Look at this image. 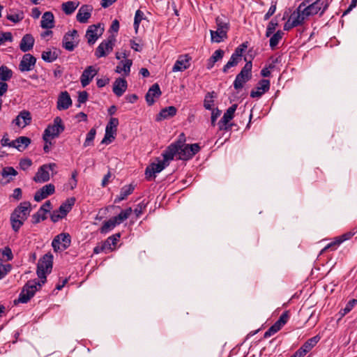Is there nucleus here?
<instances>
[{
    "instance_id": "49",
    "label": "nucleus",
    "mask_w": 357,
    "mask_h": 357,
    "mask_svg": "<svg viewBox=\"0 0 357 357\" xmlns=\"http://www.w3.org/2000/svg\"><path fill=\"white\" fill-rule=\"evenodd\" d=\"M356 304L357 299L353 298L349 301V302L346 304V306L340 311L342 317L349 313Z\"/></svg>"
},
{
    "instance_id": "35",
    "label": "nucleus",
    "mask_w": 357,
    "mask_h": 357,
    "mask_svg": "<svg viewBox=\"0 0 357 357\" xmlns=\"http://www.w3.org/2000/svg\"><path fill=\"white\" fill-rule=\"evenodd\" d=\"M79 6V2H75L73 1H68L66 2H64L61 5V8L63 11L66 15H71L74 13V11L76 10V8Z\"/></svg>"
},
{
    "instance_id": "27",
    "label": "nucleus",
    "mask_w": 357,
    "mask_h": 357,
    "mask_svg": "<svg viewBox=\"0 0 357 357\" xmlns=\"http://www.w3.org/2000/svg\"><path fill=\"white\" fill-rule=\"evenodd\" d=\"M35 40L31 34H25L20 42V48L23 52H26L33 49Z\"/></svg>"
},
{
    "instance_id": "59",
    "label": "nucleus",
    "mask_w": 357,
    "mask_h": 357,
    "mask_svg": "<svg viewBox=\"0 0 357 357\" xmlns=\"http://www.w3.org/2000/svg\"><path fill=\"white\" fill-rule=\"evenodd\" d=\"M338 242H339L338 240L336 238L335 241L328 243L326 246H325L321 250L320 254H323L324 252H325L326 251H327L329 249L335 250L337 248V247L340 244Z\"/></svg>"
},
{
    "instance_id": "29",
    "label": "nucleus",
    "mask_w": 357,
    "mask_h": 357,
    "mask_svg": "<svg viewBox=\"0 0 357 357\" xmlns=\"http://www.w3.org/2000/svg\"><path fill=\"white\" fill-rule=\"evenodd\" d=\"M40 26L43 29H50L54 26V16L50 11L45 12L40 21Z\"/></svg>"
},
{
    "instance_id": "20",
    "label": "nucleus",
    "mask_w": 357,
    "mask_h": 357,
    "mask_svg": "<svg viewBox=\"0 0 357 357\" xmlns=\"http://www.w3.org/2000/svg\"><path fill=\"white\" fill-rule=\"evenodd\" d=\"M270 89V81L268 79H261L255 89H252L250 92V97L260 98L264 93L267 92Z\"/></svg>"
},
{
    "instance_id": "7",
    "label": "nucleus",
    "mask_w": 357,
    "mask_h": 357,
    "mask_svg": "<svg viewBox=\"0 0 357 357\" xmlns=\"http://www.w3.org/2000/svg\"><path fill=\"white\" fill-rule=\"evenodd\" d=\"M119 119L112 117L106 126L105 136L101 141V144H109L114 139L116 135L117 126H119Z\"/></svg>"
},
{
    "instance_id": "30",
    "label": "nucleus",
    "mask_w": 357,
    "mask_h": 357,
    "mask_svg": "<svg viewBox=\"0 0 357 357\" xmlns=\"http://www.w3.org/2000/svg\"><path fill=\"white\" fill-rule=\"evenodd\" d=\"M50 173L47 169V167L40 166L36 175L33 177V181L36 183H45L50 180Z\"/></svg>"
},
{
    "instance_id": "53",
    "label": "nucleus",
    "mask_w": 357,
    "mask_h": 357,
    "mask_svg": "<svg viewBox=\"0 0 357 357\" xmlns=\"http://www.w3.org/2000/svg\"><path fill=\"white\" fill-rule=\"evenodd\" d=\"M185 135L184 133L182 132L178 135L177 140L171 144L176 145V146L177 147V149L179 150V149H181V147H183L185 145Z\"/></svg>"
},
{
    "instance_id": "63",
    "label": "nucleus",
    "mask_w": 357,
    "mask_h": 357,
    "mask_svg": "<svg viewBox=\"0 0 357 357\" xmlns=\"http://www.w3.org/2000/svg\"><path fill=\"white\" fill-rule=\"evenodd\" d=\"M77 176V172L76 171H74L72 173L71 179L69 181V183H68V185H70V188L71 190H73L77 186V181L76 178Z\"/></svg>"
},
{
    "instance_id": "34",
    "label": "nucleus",
    "mask_w": 357,
    "mask_h": 357,
    "mask_svg": "<svg viewBox=\"0 0 357 357\" xmlns=\"http://www.w3.org/2000/svg\"><path fill=\"white\" fill-rule=\"evenodd\" d=\"M15 144L14 148L20 151H24L31 143L30 138L27 137H19L15 140Z\"/></svg>"
},
{
    "instance_id": "24",
    "label": "nucleus",
    "mask_w": 357,
    "mask_h": 357,
    "mask_svg": "<svg viewBox=\"0 0 357 357\" xmlns=\"http://www.w3.org/2000/svg\"><path fill=\"white\" fill-rule=\"evenodd\" d=\"M17 174V172L13 167L3 168L0 175V183L6 185L10 183L13 180L11 176H15Z\"/></svg>"
},
{
    "instance_id": "54",
    "label": "nucleus",
    "mask_w": 357,
    "mask_h": 357,
    "mask_svg": "<svg viewBox=\"0 0 357 357\" xmlns=\"http://www.w3.org/2000/svg\"><path fill=\"white\" fill-rule=\"evenodd\" d=\"M12 266L10 264H1L0 265V280L3 279L11 270Z\"/></svg>"
},
{
    "instance_id": "45",
    "label": "nucleus",
    "mask_w": 357,
    "mask_h": 357,
    "mask_svg": "<svg viewBox=\"0 0 357 357\" xmlns=\"http://www.w3.org/2000/svg\"><path fill=\"white\" fill-rule=\"evenodd\" d=\"M237 105L234 104L232 105L231 107H229L226 112H225L222 119H223V121L225 122H229L234 116V113L236 110Z\"/></svg>"
},
{
    "instance_id": "50",
    "label": "nucleus",
    "mask_w": 357,
    "mask_h": 357,
    "mask_svg": "<svg viewBox=\"0 0 357 357\" xmlns=\"http://www.w3.org/2000/svg\"><path fill=\"white\" fill-rule=\"evenodd\" d=\"M6 18L14 23H17L23 20L24 13L21 11L13 14H8Z\"/></svg>"
},
{
    "instance_id": "46",
    "label": "nucleus",
    "mask_w": 357,
    "mask_h": 357,
    "mask_svg": "<svg viewBox=\"0 0 357 357\" xmlns=\"http://www.w3.org/2000/svg\"><path fill=\"white\" fill-rule=\"evenodd\" d=\"M96 135V130L93 128H91L86 135V139L84 142V147L90 146L93 144V140L95 139Z\"/></svg>"
},
{
    "instance_id": "39",
    "label": "nucleus",
    "mask_w": 357,
    "mask_h": 357,
    "mask_svg": "<svg viewBox=\"0 0 357 357\" xmlns=\"http://www.w3.org/2000/svg\"><path fill=\"white\" fill-rule=\"evenodd\" d=\"M59 56V54L56 51H44L42 53L41 57L43 60L46 62L52 63L56 60Z\"/></svg>"
},
{
    "instance_id": "19",
    "label": "nucleus",
    "mask_w": 357,
    "mask_h": 357,
    "mask_svg": "<svg viewBox=\"0 0 357 357\" xmlns=\"http://www.w3.org/2000/svg\"><path fill=\"white\" fill-rule=\"evenodd\" d=\"M98 70L93 66H89L85 68L80 77V82L82 87H86L90 84L93 77L96 75Z\"/></svg>"
},
{
    "instance_id": "12",
    "label": "nucleus",
    "mask_w": 357,
    "mask_h": 357,
    "mask_svg": "<svg viewBox=\"0 0 357 357\" xmlns=\"http://www.w3.org/2000/svg\"><path fill=\"white\" fill-rule=\"evenodd\" d=\"M328 6V3L322 0H315L314 2L307 5V6H304L303 8L304 9V15L308 17L310 15H316L319 13V10H321V8L323 7V10L321 13V15H322L327 9Z\"/></svg>"
},
{
    "instance_id": "6",
    "label": "nucleus",
    "mask_w": 357,
    "mask_h": 357,
    "mask_svg": "<svg viewBox=\"0 0 357 357\" xmlns=\"http://www.w3.org/2000/svg\"><path fill=\"white\" fill-rule=\"evenodd\" d=\"M35 284L34 281H27L22 287L18 298L14 301V304L27 303L36 294V287L32 286Z\"/></svg>"
},
{
    "instance_id": "55",
    "label": "nucleus",
    "mask_w": 357,
    "mask_h": 357,
    "mask_svg": "<svg viewBox=\"0 0 357 357\" xmlns=\"http://www.w3.org/2000/svg\"><path fill=\"white\" fill-rule=\"evenodd\" d=\"M225 52L222 50H215L212 56L210 57L215 63L221 60L223 58Z\"/></svg>"
},
{
    "instance_id": "10",
    "label": "nucleus",
    "mask_w": 357,
    "mask_h": 357,
    "mask_svg": "<svg viewBox=\"0 0 357 357\" xmlns=\"http://www.w3.org/2000/svg\"><path fill=\"white\" fill-rule=\"evenodd\" d=\"M199 150L200 146L198 144H186L177 152L178 159L182 160H189L197 153Z\"/></svg>"
},
{
    "instance_id": "44",
    "label": "nucleus",
    "mask_w": 357,
    "mask_h": 357,
    "mask_svg": "<svg viewBox=\"0 0 357 357\" xmlns=\"http://www.w3.org/2000/svg\"><path fill=\"white\" fill-rule=\"evenodd\" d=\"M284 33L282 31L279 30L271 36V38H270L269 45L272 50H273L278 45Z\"/></svg>"
},
{
    "instance_id": "51",
    "label": "nucleus",
    "mask_w": 357,
    "mask_h": 357,
    "mask_svg": "<svg viewBox=\"0 0 357 357\" xmlns=\"http://www.w3.org/2000/svg\"><path fill=\"white\" fill-rule=\"evenodd\" d=\"M278 25V23L275 19L271 20L267 26L266 31V37L271 36L275 31Z\"/></svg>"
},
{
    "instance_id": "16",
    "label": "nucleus",
    "mask_w": 357,
    "mask_h": 357,
    "mask_svg": "<svg viewBox=\"0 0 357 357\" xmlns=\"http://www.w3.org/2000/svg\"><path fill=\"white\" fill-rule=\"evenodd\" d=\"M304 6H305V3H301L296 10L290 15L289 17L293 22V25H296V26L302 25L305 18L308 17L304 15V9L303 8Z\"/></svg>"
},
{
    "instance_id": "4",
    "label": "nucleus",
    "mask_w": 357,
    "mask_h": 357,
    "mask_svg": "<svg viewBox=\"0 0 357 357\" xmlns=\"http://www.w3.org/2000/svg\"><path fill=\"white\" fill-rule=\"evenodd\" d=\"M252 68V61H247L234 81L233 86L236 90L241 89L243 87L244 84L251 79Z\"/></svg>"
},
{
    "instance_id": "57",
    "label": "nucleus",
    "mask_w": 357,
    "mask_h": 357,
    "mask_svg": "<svg viewBox=\"0 0 357 357\" xmlns=\"http://www.w3.org/2000/svg\"><path fill=\"white\" fill-rule=\"evenodd\" d=\"M20 167L22 170H26L32 165V161L29 158H24L20 161Z\"/></svg>"
},
{
    "instance_id": "56",
    "label": "nucleus",
    "mask_w": 357,
    "mask_h": 357,
    "mask_svg": "<svg viewBox=\"0 0 357 357\" xmlns=\"http://www.w3.org/2000/svg\"><path fill=\"white\" fill-rule=\"evenodd\" d=\"M212 98H213V96L209 93L206 96L204 101V106L205 109H208V110L213 109L212 105H213V100H212Z\"/></svg>"
},
{
    "instance_id": "18",
    "label": "nucleus",
    "mask_w": 357,
    "mask_h": 357,
    "mask_svg": "<svg viewBox=\"0 0 357 357\" xmlns=\"http://www.w3.org/2000/svg\"><path fill=\"white\" fill-rule=\"evenodd\" d=\"M192 58L188 54L180 55L176 61L173 68V72L183 71L188 69L190 66Z\"/></svg>"
},
{
    "instance_id": "28",
    "label": "nucleus",
    "mask_w": 357,
    "mask_h": 357,
    "mask_svg": "<svg viewBox=\"0 0 357 357\" xmlns=\"http://www.w3.org/2000/svg\"><path fill=\"white\" fill-rule=\"evenodd\" d=\"M177 109L174 106H169L162 109L160 113L156 116L155 120L160 121L167 119L176 115Z\"/></svg>"
},
{
    "instance_id": "15",
    "label": "nucleus",
    "mask_w": 357,
    "mask_h": 357,
    "mask_svg": "<svg viewBox=\"0 0 357 357\" xmlns=\"http://www.w3.org/2000/svg\"><path fill=\"white\" fill-rule=\"evenodd\" d=\"M36 63V59L31 54H25L19 64V70L21 72H29L32 70Z\"/></svg>"
},
{
    "instance_id": "33",
    "label": "nucleus",
    "mask_w": 357,
    "mask_h": 357,
    "mask_svg": "<svg viewBox=\"0 0 357 357\" xmlns=\"http://www.w3.org/2000/svg\"><path fill=\"white\" fill-rule=\"evenodd\" d=\"M135 188L132 184L124 185L120 191V194L119 196H117L115 199V203H119L122 200H124L126 199V197L132 193Z\"/></svg>"
},
{
    "instance_id": "17",
    "label": "nucleus",
    "mask_w": 357,
    "mask_h": 357,
    "mask_svg": "<svg viewBox=\"0 0 357 357\" xmlns=\"http://www.w3.org/2000/svg\"><path fill=\"white\" fill-rule=\"evenodd\" d=\"M55 192V187L53 184L49 183L43 186L40 189L37 190L34 195V200L36 202H40L47 198L48 196L54 194Z\"/></svg>"
},
{
    "instance_id": "43",
    "label": "nucleus",
    "mask_w": 357,
    "mask_h": 357,
    "mask_svg": "<svg viewBox=\"0 0 357 357\" xmlns=\"http://www.w3.org/2000/svg\"><path fill=\"white\" fill-rule=\"evenodd\" d=\"M320 337L319 335H315L310 339H308L303 344V347L309 352L311 349L318 343L320 340Z\"/></svg>"
},
{
    "instance_id": "48",
    "label": "nucleus",
    "mask_w": 357,
    "mask_h": 357,
    "mask_svg": "<svg viewBox=\"0 0 357 357\" xmlns=\"http://www.w3.org/2000/svg\"><path fill=\"white\" fill-rule=\"evenodd\" d=\"M121 64V68L125 76H128L130 73V68L132 65V61L131 59H126L120 62Z\"/></svg>"
},
{
    "instance_id": "8",
    "label": "nucleus",
    "mask_w": 357,
    "mask_h": 357,
    "mask_svg": "<svg viewBox=\"0 0 357 357\" xmlns=\"http://www.w3.org/2000/svg\"><path fill=\"white\" fill-rule=\"evenodd\" d=\"M71 243V237L68 233H61L54 237L52 241V246L54 252L66 250Z\"/></svg>"
},
{
    "instance_id": "14",
    "label": "nucleus",
    "mask_w": 357,
    "mask_h": 357,
    "mask_svg": "<svg viewBox=\"0 0 357 357\" xmlns=\"http://www.w3.org/2000/svg\"><path fill=\"white\" fill-rule=\"evenodd\" d=\"M77 36L78 32L75 29L66 33L62 40L63 47L68 51H73L78 45V43L75 41V38Z\"/></svg>"
},
{
    "instance_id": "2",
    "label": "nucleus",
    "mask_w": 357,
    "mask_h": 357,
    "mask_svg": "<svg viewBox=\"0 0 357 357\" xmlns=\"http://www.w3.org/2000/svg\"><path fill=\"white\" fill-rule=\"evenodd\" d=\"M217 30L210 31L211 40L219 43L227 38V31L229 29V23L225 21L222 17H217L215 19Z\"/></svg>"
},
{
    "instance_id": "40",
    "label": "nucleus",
    "mask_w": 357,
    "mask_h": 357,
    "mask_svg": "<svg viewBox=\"0 0 357 357\" xmlns=\"http://www.w3.org/2000/svg\"><path fill=\"white\" fill-rule=\"evenodd\" d=\"M47 219V211L43 208H39V210L32 215V223L36 225L39 223L41 220Z\"/></svg>"
},
{
    "instance_id": "38",
    "label": "nucleus",
    "mask_w": 357,
    "mask_h": 357,
    "mask_svg": "<svg viewBox=\"0 0 357 357\" xmlns=\"http://www.w3.org/2000/svg\"><path fill=\"white\" fill-rule=\"evenodd\" d=\"M116 225L117 224L114 220L113 218H112L102 223V227L100 228V232L101 234H107L112 230Z\"/></svg>"
},
{
    "instance_id": "37",
    "label": "nucleus",
    "mask_w": 357,
    "mask_h": 357,
    "mask_svg": "<svg viewBox=\"0 0 357 357\" xmlns=\"http://www.w3.org/2000/svg\"><path fill=\"white\" fill-rule=\"evenodd\" d=\"M132 211V208L130 207L124 211H122L118 215L112 218L118 225L123 222L124 220H127L130 215Z\"/></svg>"
},
{
    "instance_id": "32",
    "label": "nucleus",
    "mask_w": 357,
    "mask_h": 357,
    "mask_svg": "<svg viewBox=\"0 0 357 357\" xmlns=\"http://www.w3.org/2000/svg\"><path fill=\"white\" fill-rule=\"evenodd\" d=\"M75 197H70L68 198L63 203L61 204V206L59 208V211L60 213H61L63 216H66L67 214L71 211L73 206H74L75 203Z\"/></svg>"
},
{
    "instance_id": "5",
    "label": "nucleus",
    "mask_w": 357,
    "mask_h": 357,
    "mask_svg": "<svg viewBox=\"0 0 357 357\" xmlns=\"http://www.w3.org/2000/svg\"><path fill=\"white\" fill-rule=\"evenodd\" d=\"M65 129V126L63 124L62 119L56 116L54 119L52 125H49L45 130L43 139L47 143L49 141V138H54L58 137Z\"/></svg>"
},
{
    "instance_id": "23",
    "label": "nucleus",
    "mask_w": 357,
    "mask_h": 357,
    "mask_svg": "<svg viewBox=\"0 0 357 357\" xmlns=\"http://www.w3.org/2000/svg\"><path fill=\"white\" fill-rule=\"evenodd\" d=\"M72 105V100L67 91H63L60 93L57 100V109L65 110L68 109Z\"/></svg>"
},
{
    "instance_id": "1",
    "label": "nucleus",
    "mask_w": 357,
    "mask_h": 357,
    "mask_svg": "<svg viewBox=\"0 0 357 357\" xmlns=\"http://www.w3.org/2000/svg\"><path fill=\"white\" fill-rule=\"evenodd\" d=\"M31 206L29 202H22L10 214L11 227L15 232L20 230L24 221L28 218L31 211Z\"/></svg>"
},
{
    "instance_id": "42",
    "label": "nucleus",
    "mask_w": 357,
    "mask_h": 357,
    "mask_svg": "<svg viewBox=\"0 0 357 357\" xmlns=\"http://www.w3.org/2000/svg\"><path fill=\"white\" fill-rule=\"evenodd\" d=\"M289 319V312L285 311L280 315L278 320L273 325L276 328H278V331H280L282 328V327L287 324Z\"/></svg>"
},
{
    "instance_id": "11",
    "label": "nucleus",
    "mask_w": 357,
    "mask_h": 357,
    "mask_svg": "<svg viewBox=\"0 0 357 357\" xmlns=\"http://www.w3.org/2000/svg\"><path fill=\"white\" fill-rule=\"evenodd\" d=\"M103 32L104 27L100 23L89 26L86 32V38H87L88 43L90 45H93Z\"/></svg>"
},
{
    "instance_id": "21",
    "label": "nucleus",
    "mask_w": 357,
    "mask_h": 357,
    "mask_svg": "<svg viewBox=\"0 0 357 357\" xmlns=\"http://www.w3.org/2000/svg\"><path fill=\"white\" fill-rule=\"evenodd\" d=\"M162 92L158 84L155 83L153 84L145 96L146 101L147 104L151 106L155 102V98H159Z\"/></svg>"
},
{
    "instance_id": "41",
    "label": "nucleus",
    "mask_w": 357,
    "mask_h": 357,
    "mask_svg": "<svg viewBox=\"0 0 357 357\" xmlns=\"http://www.w3.org/2000/svg\"><path fill=\"white\" fill-rule=\"evenodd\" d=\"M13 76V71L6 66L0 67V79L6 82L10 79Z\"/></svg>"
},
{
    "instance_id": "58",
    "label": "nucleus",
    "mask_w": 357,
    "mask_h": 357,
    "mask_svg": "<svg viewBox=\"0 0 357 357\" xmlns=\"http://www.w3.org/2000/svg\"><path fill=\"white\" fill-rule=\"evenodd\" d=\"M13 36L10 32H4L0 34V45L3 44L6 41H12Z\"/></svg>"
},
{
    "instance_id": "3",
    "label": "nucleus",
    "mask_w": 357,
    "mask_h": 357,
    "mask_svg": "<svg viewBox=\"0 0 357 357\" xmlns=\"http://www.w3.org/2000/svg\"><path fill=\"white\" fill-rule=\"evenodd\" d=\"M53 264V255L50 253L45 254L39 259L37 264L36 273L40 279H42V283L46 282V274L50 273Z\"/></svg>"
},
{
    "instance_id": "64",
    "label": "nucleus",
    "mask_w": 357,
    "mask_h": 357,
    "mask_svg": "<svg viewBox=\"0 0 357 357\" xmlns=\"http://www.w3.org/2000/svg\"><path fill=\"white\" fill-rule=\"evenodd\" d=\"M65 216H63L61 213H60V212L59 211V210H56V211H54L51 215H50V219L53 222H58L60 219L64 218Z\"/></svg>"
},
{
    "instance_id": "61",
    "label": "nucleus",
    "mask_w": 357,
    "mask_h": 357,
    "mask_svg": "<svg viewBox=\"0 0 357 357\" xmlns=\"http://www.w3.org/2000/svg\"><path fill=\"white\" fill-rule=\"evenodd\" d=\"M354 234H355V232L349 231V232H347V233L337 237V239L339 241L338 243H340L341 244L342 242L349 240Z\"/></svg>"
},
{
    "instance_id": "52",
    "label": "nucleus",
    "mask_w": 357,
    "mask_h": 357,
    "mask_svg": "<svg viewBox=\"0 0 357 357\" xmlns=\"http://www.w3.org/2000/svg\"><path fill=\"white\" fill-rule=\"evenodd\" d=\"M241 61L231 56L229 61L223 66L222 72L227 73L231 67L236 66Z\"/></svg>"
},
{
    "instance_id": "62",
    "label": "nucleus",
    "mask_w": 357,
    "mask_h": 357,
    "mask_svg": "<svg viewBox=\"0 0 357 357\" xmlns=\"http://www.w3.org/2000/svg\"><path fill=\"white\" fill-rule=\"evenodd\" d=\"M220 114H221V111L219 110L218 108L212 109L211 119V125L213 126H215V121H216L217 119L220 116Z\"/></svg>"
},
{
    "instance_id": "36",
    "label": "nucleus",
    "mask_w": 357,
    "mask_h": 357,
    "mask_svg": "<svg viewBox=\"0 0 357 357\" xmlns=\"http://www.w3.org/2000/svg\"><path fill=\"white\" fill-rule=\"evenodd\" d=\"M120 237H121V234L116 233L115 234L110 236L104 241L105 245L107 248V250H109V251L113 250L114 248L112 246L115 247V245H116L117 241L119 240Z\"/></svg>"
},
{
    "instance_id": "9",
    "label": "nucleus",
    "mask_w": 357,
    "mask_h": 357,
    "mask_svg": "<svg viewBox=\"0 0 357 357\" xmlns=\"http://www.w3.org/2000/svg\"><path fill=\"white\" fill-rule=\"evenodd\" d=\"M115 39L113 36H109L107 40H103L95 51V56L97 58L106 56L114 48Z\"/></svg>"
},
{
    "instance_id": "47",
    "label": "nucleus",
    "mask_w": 357,
    "mask_h": 357,
    "mask_svg": "<svg viewBox=\"0 0 357 357\" xmlns=\"http://www.w3.org/2000/svg\"><path fill=\"white\" fill-rule=\"evenodd\" d=\"M248 47L247 43H243L239 46H238L234 53L231 54L232 56L238 59L239 61L242 60V54L245 50Z\"/></svg>"
},
{
    "instance_id": "13",
    "label": "nucleus",
    "mask_w": 357,
    "mask_h": 357,
    "mask_svg": "<svg viewBox=\"0 0 357 357\" xmlns=\"http://www.w3.org/2000/svg\"><path fill=\"white\" fill-rule=\"evenodd\" d=\"M167 165L163 161L159 160L157 163L152 162L145 169L146 178L151 181L155 178V174L162 172Z\"/></svg>"
},
{
    "instance_id": "25",
    "label": "nucleus",
    "mask_w": 357,
    "mask_h": 357,
    "mask_svg": "<svg viewBox=\"0 0 357 357\" xmlns=\"http://www.w3.org/2000/svg\"><path fill=\"white\" fill-rule=\"evenodd\" d=\"M31 117L30 112L28 111L23 110L13 121V123H15L18 127L24 128L26 126L29 125L31 123Z\"/></svg>"
},
{
    "instance_id": "60",
    "label": "nucleus",
    "mask_w": 357,
    "mask_h": 357,
    "mask_svg": "<svg viewBox=\"0 0 357 357\" xmlns=\"http://www.w3.org/2000/svg\"><path fill=\"white\" fill-rule=\"evenodd\" d=\"M146 207V204H145L144 202H142L137 205L136 208L134 210V212L137 218L139 217L142 214V213Z\"/></svg>"
},
{
    "instance_id": "26",
    "label": "nucleus",
    "mask_w": 357,
    "mask_h": 357,
    "mask_svg": "<svg viewBox=\"0 0 357 357\" xmlns=\"http://www.w3.org/2000/svg\"><path fill=\"white\" fill-rule=\"evenodd\" d=\"M127 87V81L124 78L119 77L114 82L113 92L116 96L120 97L126 91Z\"/></svg>"
},
{
    "instance_id": "31",
    "label": "nucleus",
    "mask_w": 357,
    "mask_h": 357,
    "mask_svg": "<svg viewBox=\"0 0 357 357\" xmlns=\"http://www.w3.org/2000/svg\"><path fill=\"white\" fill-rule=\"evenodd\" d=\"M178 151V149H177L176 145L170 144L162 153L163 160L162 161L169 165V162L174 159V155L177 154Z\"/></svg>"
},
{
    "instance_id": "22",
    "label": "nucleus",
    "mask_w": 357,
    "mask_h": 357,
    "mask_svg": "<svg viewBox=\"0 0 357 357\" xmlns=\"http://www.w3.org/2000/svg\"><path fill=\"white\" fill-rule=\"evenodd\" d=\"M92 10L93 8L91 6H82L77 13V20L80 23H86L91 17Z\"/></svg>"
}]
</instances>
